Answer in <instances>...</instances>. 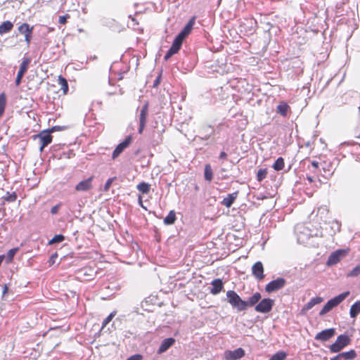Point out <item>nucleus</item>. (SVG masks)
I'll list each match as a JSON object with an SVG mask.
<instances>
[{
	"mask_svg": "<svg viewBox=\"0 0 360 360\" xmlns=\"http://www.w3.org/2000/svg\"><path fill=\"white\" fill-rule=\"evenodd\" d=\"M6 106V96L4 93L0 94V118L4 113Z\"/></svg>",
	"mask_w": 360,
	"mask_h": 360,
	"instance_id": "obj_30",
	"label": "nucleus"
},
{
	"mask_svg": "<svg viewBox=\"0 0 360 360\" xmlns=\"http://www.w3.org/2000/svg\"><path fill=\"white\" fill-rule=\"evenodd\" d=\"M58 81V84L60 86V89L63 91V94L64 95H66L69 90L67 79L65 77H63L62 75H59Z\"/></svg>",
	"mask_w": 360,
	"mask_h": 360,
	"instance_id": "obj_24",
	"label": "nucleus"
},
{
	"mask_svg": "<svg viewBox=\"0 0 360 360\" xmlns=\"http://www.w3.org/2000/svg\"><path fill=\"white\" fill-rule=\"evenodd\" d=\"M94 178V176H91L88 179L82 180L80 182H79L75 186V191H78V192H80V191L84 192V191H90L91 189H92V188H93L92 181H93Z\"/></svg>",
	"mask_w": 360,
	"mask_h": 360,
	"instance_id": "obj_12",
	"label": "nucleus"
},
{
	"mask_svg": "<svg viewBox=\"0 0 360 360\" xmlns=\"http://www.w3.org/2000/svg\"><path fill=\"white\" fill-rule=\"evenodd\" d=\"M13 27L11 21H5L0 25V34H5L10 32Z\"/></svg>",
	"mask_w": 360,
	"mask_h": 360,
	"instance_id": "obj_27",
	"label": "nucleus"
},
{
	"mask_svg": "<svg viewBox=\"0 0 360 360\" xmlns=\"http://www.w3.org/2000/svg\"><path fill=\"white\" fill-rule=\"evenodd\" d=\"M285 161L281 157L278 158L274 163L272 167L276 171H281L284 168Z\"/></svg>",
	"mask_w": 360,
	"mask_h": 360,
	"instance_id": "obj_31",
	"label": "nucleus"
},
{
	"mask_svg": "<svg viewBox=\"0 0 360 360\" xmlns=\"http://www.w3.org/2000/svg\"><path fill=\"white\" fill-rule=\"evenodd\" d=\"M18 248L9 250L7 253V257L11 260L13 258L15 253L18 252Z\"/></svg>",
	"mask_w": 360,
	"mask_h": 360,
	"instance_id": "obj_42",
	"label": "nucleus"
},
{
	"mask_svg": "<svg viewBox=\"0 0 360 360\" xmlns=\"http://www.w3.org/2000/svg\"><path fill=\"white\" fill-rule=\"evenodd\" d=\"M238 195V191H236L233 193L229 194L226 198L223 199L221 201V204L225 207L229 208L233 204L234 201L237 198Z\"/></svg>",
	"mask_w": 360,
	"mask_h": 360,
	"instance_id": "obj_22",
	"label": "nucleus"
},
{
	"mask_svg": "<svg viewBox=\"0 0 360 360\" xmlns=\"http://www.w3.org/2000/svg\"><path fill=\"white\" fill-rule=\"evenodd\" d=\"M138 201H139V204L141 207H142L143 209L146 210V208L143 206V200H142V197L141 195H139V198H138Z\"/></svg>",
	"mask_w": 360,
	"mask_h": 360,
	"instance_id": "obj_48",
	"label": "nucleus"
},
{
	"mask_svg": "<svg viewBox=\"0 0 360 360\" xmlns=\"http://www.w3.org/2000/svg\"><path fill=\"white\" fill-rule=\"evenodd\" d=\"M31 62V60L30 58H24L22 60V62L20 64V69L18 72L17 77L15 79V86H18L20 83L22 78L23 77L25 73L27 72L28 69V66Z\"/></svg>",
	"mask_w": 360,
	"mask_h": 360,
	"instance_id": "obj_10",
	"label": "nucleus"
},
{
	"mask_svg": "<svg viewBox=\"0 0 360 360\" xmlns=\"http://www.w3.org/2000/svg\"><path fill=\"white\" fill-rule=\"evenodd\" d=\"M287 354L284 352H278L274 354L269 360H284Z\"/></svg>",
	"mask_w": 360,
	"mask_h": 360,
	"instance_id": "obj_33",
	"label": "nucleus"
},
{
	"mask_svg": "<svg viewBox=\"0 0 360 360\" xmlns=\"http://www.w3.org/2000/svg\"><path fill=\"white\" fill-rule=\"evenodd\" d=\"M195 19L196 17L193 16L183 28V30L175 37L172 46L167 51L164 57L165 60L169 59L173 55L178 53V51L180 50L184 40L190 34L192 31L195 25Z\"/></svg>",
	"mask_w": 360,
	"mask_h": 360,
	"instance_id": "obj_1",
	"label": "nucleus"
},
{
	"mask_svg": "<svg viewBox=\"0 0 360 360\" xmlns=\"http://www.w3.org/2000/svg\"><path fill=\"white\" fill-rule=\"evenodd\" d=\"M308 169L313 173L318 174L319 171V163L316 160H313L311 162V166H309Z\"/></svg>",
	"mask_w": 360,
	"mask_h": 360,
	"instance_id": "obj_34",
	"label": "nucleus"
},
{
	"mask_svg": "<svg viewBox=\"0 0 360 360\" xmlns=\"http://www.w3.org/2000/svg\"><path fill=\"white\" fill-rule=\"evenodd\" d=\"M212 288L210 292L212 295L219 294L224 288V283L220 278L214 279L212 281Z\"/></svg>",
	"mask_w": 360,
	"mask_h": 360,
	"instance_id": "obj_19",
	"label": "nucleus"
},
{
	"mask_svg": "<svg viewBox=\"0 0 360 360\" xmlns=\"http://www.w3.org/2000/svg\"><path fill=\"white\" fill-rule=\"evenodd\" d=\"M316 221L320 224L323 223L326 224L329 217V210L326 206H321L319 207L316 215Z\"/></svg>",
	"mask_w": 360,
	"mask_h": 360,
	"instance_id": "obj_13",
	"label": "nucleus"
},
{
	"mask_svg": "<svg viewBox=\"0 0 360 360\" xmlns=\"http://www.w3.org/2000/svg\"><path fill=\"white\" fill-rule=\"evenodd\" d=\"M65 129V127H60V126H53L51 129H47V131L51 134L52 132L60 131Z\"/></svg>",
	"mask_w": 360,
	"mask_h": 360,
	"instance_id": "obj_44",
	"label": "nucleus"
},
{
	"mask_svg": "<svg viewBox=\"0 0 360 360\" xmlns=\"http://www.w3.org/2000/svg\"><path fill=\"white\" fill-rule=\"evenodd\" d=\"M8 291V287L6 286V285H4V290H3V294L5 295Z\"/></svg>",
	"mask_w": 360,
	"mask_h": 360,
	"instance_id": "obj_51",
	"label": "nucleus"
},
{
	"mask_svg": "<svg viewBox=\"0 0 360 360\" xmlns=\"http://www.w3.org/2000/svg\"><path fill=\"white\" fill-rule=\"evenodd\" d=\"M136 188L142 194H148L150 191V184L145 181H142L136 186Z\"/></svg>",
	"mask_w": 360,
	"mask_h": 360,
	"instance_id": "obj_26",
	"label": "nucleus"
},
{
	"mask_svg": "<svg viewBox=\"0 0 360 360\" xmlns=\"http://www.w3.org/2000/svg\"><path fill=\"white\" fill-rule=\"evenodd\" d=\"M58 255L57 252H55L51 255V256L50 257V258L49 259V266H53L56 263V259H58Z\"/></svg>",
	"mask_w": 360,
	"mask_h": 360,
	"instance_id": "obj_41",
	"label": "nucleus"
},
{
	"mask_svg": "<svg viewBox=\"0 0 360 360\" xmlns=\"http://www.w3.org/2000/svg\"><path fill=\"white\" fill-rule=\"evenodd\" d=\"M252 275L258 281H261L264 278V266L261 262H257L252 267Z\"/></svg>",
	"mask_w": 360,
	"mask_h": 360,
	"instance_id": "obj_17",
	"label": "nucleus"
},
{
	"mask_svg": "<svg viewBox=\"0 0 360 360\" xmlns=\"http://www.w3.org/2000/svg\"><path fill=\"white\" fill-rule=\"evenodd\" d=\"M307 179L310 182L312 183L314 181V179L311 176H307Z\"/></svg>",
	"mask_w": 360,
	"mask_h": 360,
	"instance_id": "obj_52",
	"label": "nucleus"
},
{
	"mask_svg": "<svg viewBox=\"0 0 360 360\" xmlns=\"http://www.w3.org/2000/svg\"><path fill=\"white\" fill-rule=\"evenodd\" d=\"M323 298L321 297H315L311 298L307 304H305L300 310V314L305 315L307 312L312 309L315 305L321 303Z\"/></svg>",
	"mask_w": 360,
	"mask_h": 360,
	"instance_id": "obj_15",
	"label": "nucleus"
},
{
	"mask_svg": "<svg viewBox=\"0 0 360 360\" xmlns=\"http://www.w3.org/2000/svg\"><path fill=\"white\" fill-rule=\"evenodd\" d=\"M133 138L131 135L126 137V139L119 143L115 149L113 150L112 154V158L116 159L127 148H128L132 143Z\"/></svg>",
	"mask_w": 360,
	"mask_h": 360,
	"instance_id": "obj_7",
	"label": "nucleus"
},
{
	"mask_svg": "<svg viewBox=\"0 0 360 360\" xmlns=\"http://www.w3.org/2000/svg\"><path fill=\"white\" fill-rule=\"evenodd\" d=\"M176 213L174 210H171L168 215L164 219V223L167 225L173 224L176 221Z\"/></svg>",
	"mask_w": 360,
	"mask_h": 360,
	"instance_id": "obj_29",
	"label": "nucleus"
},
{
	"mask_svg": "<svg viewBox=\"0 0 360 360\" xmlns=\"http://www.w3.org/2000/svg\"><path fill=\"white\" fill-rule=\"evenodd\" d=\"M346 252L343 250H338L333 252L327 260V264L328 266L334 265L338 263L341 259L345 256Z\"/></svg>",
	"mask_w": 360,
	"mask_h": 360,
	"instance_id": "obj_14",
	"label": "nucleus"
},
{
	"mask_svg": "<svg viewBox=\"0 0 360 360\" xmlns=\"http://www.w3.org/2000/svg\"><path fill=\"white\" fill-rule=\"evenodd\" d=\"M267 169H260L258 170L257 174V179L258 181H262L266 178L267 175Z\"/></svg>",
	"mask_w": 360,
	"mask_h": 360,
	"instance_id": "obj_35",
	"label": "nucleus"
},
{
	"mask_svg": "<svg viewBox=\"0 0 360 360\" xmlns=\"http://www.w3.org/2000/svg\"><path fill=\"white\" fill-rule=\"evenodd\" d=\"M115 179H116V177H115V176H114V177H112V178H109V179L106 181V182H105V185H104V187H103V191H104L105 192L108 191V190L110 189V186H111V185H112V182H113Z\"/></svg>",
	"mask_w": 360,
	"mask_h": 360,
	"instance_id": "obj_38",
	"label": "nucleus"
},
{
	"mask_svg": "<svg viewBox=\"0 0 360 360\" xmlns=\"http://www.w3.org/2000/svg\"><path fill=\"white\" fill-rule=\"evenodd\" d=\"M290 108L286 102H281L279 105L276 108V112L282 115L283 117H286L288 115V112L290 110Z\"/></svg>",
	"mask_w": 360,
	"mask_h": 360,
	"instance_id": "obj_23",
	"label": "nucleus"
},
{
	"mask_svg": "<svg viewBox=\"0 0 360 360\" xmlns=\"http://www.w3.org/2000/svg\"><path fill=\"white\" fill-rule=\"evenodd\" d=\"M341 358L345 360H352L356 356V353L354 349H350L348 352L340 353Z\"/></svg>",
	"mask_w": 360,
	"mask_h": 360,
	"instance_id": "obj_28",
	"label": "nucleus"
},
{
	"mask_svg": "<svg viewBox=\"0 0 360 360\" xmlns=\"http://www.w3.org/2000/svg\"><path fill=\"white\" fill-rule=\"evenodd\" d=\"M245 356V351L242 348H238L233 351H226L225 358L227 360H236Z\"/></svg>",
	"mask_w": 360,
	"mask_h": 360,
	"instance_id": "obj_18",
	"label": "nucleus"
},
{
	"mask_svg": "<svg viewBox=\"0 0 360 360\" xmlns=\"http://www.w3.org/2000/svg\"><path fill=\"white\" fill-rule=\"evenodd\" d=\"M226 297L227 302L233 308L236 309L239 311L245 310V300H242L234 290H228L226 292Z\"/></svg>",
	"mask_w": 360,
	"mask_h": 360,
	"instance_id": "obj_3",
	"label": "nucleus"
},
{
	"mask_svg": "<svg viewBox=\"0 0 360 360\" xmlns=\"http://www.w3.org/2000/svg\"><path fill=\"white\" fill-rule=\"evenodd\" d=\"M360 313V301H356L350 307L349 315L352 318L355 319Z\"/></svg>",
	"mask_w": 360,
	"mask_h": 360,
	"instance_id": "obj_25",
	"label": "nucleus"
},
{
	"mask_svg": "<svg viewBox=\"0 0 360 360\" xmlns=\"http://www.w3.org/2000/svg\"><path fill=\"white\" fill-rule=\"evenodd\" d=\"M70 18V15L66 14L65 15L60 16L58 19V22L60 24H65L67 22L68 19Z\"/></svg>",
	"mask_w": 360,
	"mask_h": 360,
	"instance_id": "obj_43",
	"label": "nucleus"
},
{
	"mask_svg": "<svg viewBox=\"0 0 360 360\" xmlns=\"http://www.w3.org/2000/svg\"><path fill=\"white\" fill-rule=\"evenodd\" d=\"M219 158L221 160H226L227 154L224 151L221 152L219 154Z\"/></svg>",
	"mask_w": 360,
	"mask_h": 360,
	"instance_id": "obj_47",
	"label": "nucleus"
},
{
	"mask_svg": "<svg viewBox=\"0 0 360 360\" xmlns=\"http://www.w3.org/2000/svg\"><path fill=\"white\" fill-rule=\"evenodd\" d=\"M34 30L33 26L25 22L18 27V31L25 36V40L27 44L30 43L32 39V34Z\"/></svg>",
	"mask_w": 360,
	"mask_h": 360,
	"instance_id": "obj_11",
	"label": "nucleus"
},
{
	"mask_svg": "<svg viewBox=\"0 0 360 360\" xmlns=\"http://www.w3.org/2000/svg\"><path fill=\"white\" fill-rule=\"evenodd\" d=\"M358 138H359V139H360V136H359V137H358ZM359 146H360V143H359Z\"/></svg>",
	"mask_w": 360,
	"mask_h": 360,
	"instance_id": "obj_54",
	"label": "nucleus"
},
{
	"mask_svg": "<svg viewBox=\"0 0 360 360\" xmlns=\"http://www.w3.org/2000/svg\"><path fill=\"white\" fill-rule=\"evenodd\" d=\"M59 208H60V205H56L53 206L51 210V213L53 214H57Z\"/></svg>",
	"mask_w": 360,
	"mask_h": 360,
	"instance_id": "obj_46",
	"label": "nucleus"
},
{
	"mask_svg": "<svg viewBox=\"0 0 360 360\" xmlns=\"http://www.w3.org/2000/svg\"><path fill=\"white\" fill-rule=\"evenodd\" d=\"M335 334V330L334 328H328L318 333L315 339L320 341H327L333 338Z\"/></svg>",
	"mask_w": 360,
	"mask_h": 360,
	"instance_id": "obj_16",
	"label": "nucleus"
},
{
	"mask_svg": "<svg viewBox=\"0 0 360 360\" xmlns=\"http://www.w3.org/2000/svg\"><path fill=\"white\" fill-rule=\"evenodd\" d=\"M261 294L258 292H255L251 297L248 298L245 302V310L248 307H251L253 306H256V304H258L261 300Z\"/></svg>",
	"mask_w": 360,
	"mask_h": 360,
	"instance_id": "obj_20",
	"label": "nucleus"
},
{
	"mask_svg": "<svg viewBox=\"0 0 360 360\" xmlns=\"http://www.w3.org/2000/svg\"><path fill=\"white\" fill-rule=\"evenodd\" d=\"M205 179L207 181L210 182L213 179V172L211 166L207 164L205 167V173H204Z\"/></svg>",
	"mask_w": 360,
	"mask_h": 360,
	"instance_id": "obj_32",
	"label": "nucleus"
},
{
	"mask_svg": "<svg viewBox=\"0 0 360 360\" xmlns=\"http://www.w3.org/2000/svg\"><path fill=\"white\" fill-rule=\"evenodd\" d=\"M341 359V356H340V354L336 355L335 356L330 359V360H340Z\"/></svg>",
	"mask_w": 360,
	"mask_h": 360,
	"instance_id": "obj_49",
	"label": "nucleus"
},
{
	"mask_svg": "<svg viewBox=\"0 0 360 360\" xmlns=\"http://www.w3.org/2000/svg\"><path fill=\"white\" fill-rule=\"evenodd\" d=\"M34 139H39L40 142V148L39 150L42 152L46 146L50 144L52 142L53 136L52 135L47 131L43 130L40 131L39 134L34 135L33 136Z\"/></svg>",
	"mask_w": 360,
	"mask_h": 360,
	"instance_id": "obj_5",
	"label": "nucleus"
},
{
	"mask_svg": "<svg viewBox=\"0 0 360 360\" xmlns=\"http://www.w3.org/2000/svg\"><path fill=\"white\" fill-rule=\"evenodd\" d=\"M350 344V338L347 335L338 336L335 342L330 346V351L333 353L339 352L344 347Z\"/></svg>",
	"mask_w": 360,
	"mask_h": 360,
	"instance_id": "obj_4",
	"label": "nucleus"
},
{
	"mask_svg": "<svg viewBox=\"0 0 360 360\" xmlns=\"http://www.w3.org/2000/svg\"><path fill=\"white\" fill-rule=\"evenodd\" d=\"M349 295V292L347 291L345 292H342L335 297L330 299L328 300L326 304L323 307L321 310L319 312L320 316H323L328 312H329L330 310H332L334 307H337L338 304H340L346 297Z\"/></svg>",
	"mask_w": 360,
	"mask_h": 360,
	"instance_id": "obj_2",
	"label": "nucleus"
},
{
	"mask_svg": "<svg viewBox=\"0 0 360 360\" xmlns=\"http://www.w3.org/2000/svg\"><path fill=\"white\" fill-rule=\"evenodd\" d=\"M142 358L141 354H134L129 357L127 360H141Z\"/></svg>",
	"mask_w": 360,
	"mask_h": 360,
	"instance_id": "obj_45",
	"label": "nucleus"
},
{
	"mask_svg": "<svg viewBox=\"0 0 360 360\" xmlns=\"http://www.w3.org/2000/svg\"><path fill=\"white\" fill-rule=\"evenodd\" d=\"M5 153V149L4 148H2L1 149H0V155L1 154H4Z\"/></svg>",
	"mask_w": 360,
	"mask_h": 360,
	"instance_id": "obj_53",
	"label": "nucleus"
},
{
	"mask_svg": "<svg viewBox=\"0 0 360 360\" xmlns=\"http://www.w3.org/2000/svg\"><path fill=\"white\" fill-rule=\"evenodd\" d=\"M160 82V77H158L155 81L154 82L153 86H157L159 84Z\"/></svg>",
	"mask_w": 360,
	"mask_h": 360,
	"instance_id": "obj_50",
	"label": "nucleus"
},
{
	"mask_svg": "<svg viewBox=\"0 0 360 360\" xmlns=\"http://www.w3.org/2000/svg\"><path fill=\"white\" fill-rule=\"evenodd\" d=\"M360 274V264L355 266L349 274L348 276L356 277Z\"/></svg>",
	"mask_w": 360,
	"mask_h": 360,
	"instance_id": "obj_39",
	"label": "nucleus"
},
{
	"mask_svg": "<svg viewBox=\"0 0 360 360\" xmlns=\"http://www.w3.org/2000/svg\"><path fill=\"white\" fill-rule=\"evenodd\" d=\"M285 280L283 278H278L276 280H274L271 282H269L266 286H265V290L268 293H271L272 292H275L276 290H278L284 287L285 285Z\"/></svg>",
	"mask_w": 360,
	"mask_h": 360,
	"instance_id": "obj_9",
	"label": "nucleus"
},
{
	"mask_svg": "<svg viewBox=\"0 0 360 360\" xmlns=\"http://www.w3.org/2000/svg\"><path fill=\"white\" fill-rule=\"evenodd\" d=\"M148 116V103H146L141 108L139 115V133L141 134L143 133V131L144 130L146 122H147V118Z\"/></svg>",
	"mask_w": 360,
	"mask_h": 360,
	"instance_id": "obj_8",
	"label": "nucleus"
},
{
	"mask_svg": "<svg viewBox=\"0 0 360 360\" xmlns=\"http://www.w3.org/2000/svg\"><path fill=\"white\" fill-rule=\"evenodd\" d=\"M174 342H175V340L173 338H168L165 339L162 342V343L158 350V353L162 354V353L166 352L170 347H172L174 344Z\"/></svg>",
	"mask_w": 360,
	"mask_h": 360,
	"instance_id": "obj_21",
	"label": "nucleus"
},
{
	"mask_svg": "<svg viewBox=\"0 0 360 360\" xmlns=\"http://www.w3.org/2000/svg\"><path fill=\"white\" fill-rule=\"evenodd\" d=\"M17 199V195L15 192L10 193H7V196L5 198V200L8 202H14Z\"/></svg>",
	"mask_w": 360,
	"mask_h": 360,
	"instance_id": "obj_40",
	"label": "nucleus"
},
{
	"mask_svg": "<svg viewBox=\"0 0 360 360\" xmlns=\"http://www.w3.org/2000/svg\"><path fill=\"white\" fill-rule=\"evenodd\" d=\"M115 314H116V312L112 311L103 320V323H102L103 328H105L112 321V319L114 318Z\"/></svg>",
	"mask_w": 360,
	"mask_h": 360,
	"instance_id": "obj_37",
	"label": "nucleus"
},
{
	"mask_svg": "<svg viewBox=\"0 0 360 360\" xmlns=\"http://www.w3.org/2000/svg\"><path fill=\"white\" fill-rule=\"evenodd\" d=\"M274 304V300L264 298L259 301V302L255 306V309L257 312L266 314L271 311Z\"/></svg>",
	"mask_w": 360,
	"mask_h": 360,
	"instance_id": "obj_6",
	"label": "nucleus"
},
{
	"mask_svg": "<svg viewBox=\"0 0 360 360\" xmlns=\"http://www.w3.org/2000/svg\"><path fill=\"white\" fill-rule=\"evenodd\" d=\"M65 240V237L62 234L56 235L49 242V244H53L56 243H60Z\"/></svg>",
	"mask_w": 360,
	"mask_h": 360,
	"instance_id": "obj_36",
	"label": "nucleus"
}]
</instances>
